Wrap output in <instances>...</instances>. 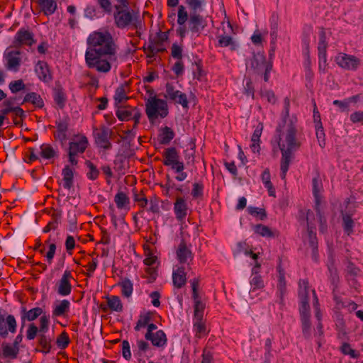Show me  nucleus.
Segmentation results:
<instances>
[{"label":"nucleus","mask_w":363,"mask_h":363,"mask_svg":"<svg viewBox=\"0 0 363 363\" xmlns=\"http://www.w3.org/2000/svg\"><path fill=\"white\" fill-rule=\"evenodd\" d=\"M281 152V178L284 179L289 170L292 157V152L297 150L301 145L298 138L297 118L289 115V107L286 108V113L282 123L277 128L273 139Z\"/></svg>","instance_id":"f03ea898"},{"label":"nucleus","mask_w":363,"mask_h":363,"mask_svg":"<svg viewBox=\"0 0 363 363\" xmlns=\"http://www.w3.org/2000/svg\"><path fill=\"white\" fill-rule=\"evenodd\" d=\"M116 11L114 13V21L116 26L119 28H125L133 26L137 28L140 25L139 21V12L134 10H129L128 8L120 9L116 6Z\"/></svg>","instance_id":"39448f33"},{"label":"nucleus","mask_w":363,"mask_h":363,"mask_svg":"<svg viewBox=\"0 0 363 363\" xmlns=\"http://www.w3.org/2000/svg\"><path fill=\"white\" fill-rule=\"evenodd\" d=\"M33 42L32 33L30 31L22 28L16 33L13 44L15 47H20L24 45H31Z\"/></svg>","instance_id":"a211bd4d"},{"label":"nucleus","mask_w":363,"mask_h":363,"mask_svg":"<svg viewBox=\"0 0 363 363\" xmlns=\"http://www.w3.org/2000/svg\"><path fill=\"white\" fill-rule=\"evenodd\" d=\"M88 145V140L84 135H79L76 137L69 143V151H71L72 154L83 153L86 149Z\"/></svg>","instance_id":"aec40b11"},{"label":"nucleus","mask_w":363,"mask_h":363,"mask_svg":"<svg viewBox=\"0 0 363 363\" xmlns=\"http://www.w3.org/2000/svg\"><path fill=\"white\" fill-rule=\"evenodd\" d=\"M172 56L178 60H182V48L177 44H173L172 46Z\"/></svg>","instance_id":"338daca9"},{"label":"nucleus","mask_w":363,"mask_h":363,"mask_svg":"<svg viewBox=\"0 0 363 363\" xmlns=\"http://www.w3.org/2000/svg\"><path fill=\"white\" fill-rule=\"evenodd\" d=\"M165 97L181 104L183 107H187L188 100L186 95L179 90H175L172 84L166 85Z\"/></svg>","instance_id":"4468645a"},{"label":"nucleus","mask_w":363,"mask_h":363,"mask_svg":"<svg viewBox=\"0 0 363 363\" xmlns=\"http://www.w3.org/2000/svg\"><path fill=\"white\" fill-rule=\"evenodd\" d=\"M356 99L357 96H352L343 101L335 100L333 104L338 106L341 111H348L350 104L355 101Z\"/></svg>","instance_id":"09e8293b"},{"label":"nucleus","mask_w":363,"mask_h":363,"mask_svg":"<svg viewBox=\"0 0 363 363\" xmlns=\"http://www.w3.org/2000/svg\"><path fill=\"white\" fill-rule=\"evenodd\" d=\"M133 107H122L117 110L116 116L120 121H129L133 111Z\"/></svg>","instance_id":"c03bdc74"},{"label":"nucleus","mask_w":363,"mask_h":363,"mask_svg":"<svg viewBox=\"0 0 363 363\" xmlns=\"http://www.w3.org/2000/svg\"><path fill=\"white\" fill-rule=\"evenodd\" d=\"M163 164L170 167L172 170L181 171L184 162L180 160V157L175 147H169L163 152Z\"/></svg>","instance_id":"1a4fd4ad"},{"label":"nucleus","mask_w":363,"mask_h":363,"mask_svg":"<svg viewBox=\"0 0 363 363\" xmlns=\"http://www.w3.org/2000/svg\"><path fill=\"white\" fill-rule=\"evenodd\" d=\"M98 266V259L96 258H93L91 262H89L85 267L86 268L87 272H86V275L89 277L93 276L94 271L96 270Z\"/></svg>","instance_id":"bf43d9fd"},{"label":"nucleus","mask_w":363,"mask_h":363,"mask_svg":"<svg viewBox=\"0 0 363 363\" xmlns=\"http://www.w3.org/2000/svg\"><path fill=\"white\" fill-rule=\"evenodd\" d=\"M56 131L55 137L62 143L66 142L67 139L68 121L67 119H60L56 121Z\"/></svg>","instance_id":"393cba45"},{"label":"nucleus","mask_w":363,"mask_h":363,"mask_svg":"<svg viewBox=\"0 0 363 363\" xmlns=\"http://www.w3.org/2000/svg\"><path fill=\"white\" fill-rule=\"evenodd\" d=\"M36 3L39 6L40 11L47 16L55 13L57 9V4L55 0H38Z\"/></svg>","instance_id":"b1692460"},{"label":"nucleus","mask_w":363,"mask_h":363,"mask_svg":"<svg viewBox=\"0 0 363 363\" xmlns=\"http://www.w3.org/2000/svg\"><path fill=\"white\" fill-rule=\"evenodd\" d=\"M277 278H278V284H277V289L280 291L281 294L282 295L286 289V280H285V273L281 268V265H278L277 267Z\"/></svg>","instance_id":"a18cd8bd"},{"label":"nucleus","mask_w":363,"mask_h":363,"mask_svg":"<svg viewBox=\"0 0 363 363\" xmlns=\"http://www.w3.org/2000/svg\"><path fill=\"white\" fill-rule=\"evenodd\" d=\"M62 177H63V186L65 189H69L73 184V169L69 167L65 166V168L62 169Z\"/></svg>","instance_id":"f704fd0d"},{"label":"nucleus","mask_w":363,"mask_h":363,"mask_svg":"<svg viewBox=\"0 0 363 363\" xmlns=\"http://www.w3.org/2000/svg\"><path fill=\"white\" fill-rule=\"evenodd\" d=\"M188 17L189 15L185 9V7L182 5H180L178 8L177 23L179 27L177 29V33L181 38H184L188 33L189 30L185 25L188 20Z\"/></svg>","instance_id":"dca6fc26"},{"label":"nucleus","mask_w":363,"mask_h":363,"mask_svg":"<svg viewBox=\"0 0 363 363\" xmlns=\"http://www.w3.org/2000/svg\"><path fill=\"white\" fill-rule=\"evenodd\" d=\"M3 355L5 357H11L13 358L16 356L18 350L11 345H6L3 346Z\"/></svg>","instance_id":"6e6d98bb"},{"label":"nucleus","mask_w":363,"mask_h":363,"mask_svg":"<svg viewBox=\"0 0 363 363\" xmlns=\"http://www.w3.org/2000/svg\"><path fill=\"white\" fill-rule=\"evenodd\" d=\"M203 185L201 183H194L191 191L193 198L197 199L203 196Z\"/></svg>","instance_id":"052dcab7"},{"label":"nucleus","mask_w":363,"mask_h":363,"mask_svg":"<svg viewBox=\"0 0 363 363\" xmlns=\"http://www.w3.org/2000/svg\"><path fill=\"white\" fill-rule=\"evenodd\" d=\"M340 350L344 354L349 355L353 359H357L359 356L358 353L354 350H353L351 345L348 343L342 344Z\"/></svg>","instance_id":"864d4df0"},{"label":"nucleus","mask_w":363,"mask_h":363,"mask_svg":"<svg viewBox=\"0 0 363 363\" xmlns=\"http://www.w3.org/2000/svg\"><path fill=\"white\" fill-rule=\"evenodd\" d=\"M157 259V258L156 256H155L154 255H152L151 253H148L146 255V257L145 258V259L143 261L144 264L147 267L146 269V272L148 274H150V276L152 278H155L156 271H155V268L151 267V266H152L153 264H155Z\"/></svg>","instance_id":"58836bf2"},{"label":"nucleus","mask_w":363,"mask_h":363,"mask_svg":"<svg viewBox=\"0 0 363 363\" xmlns=\"http://www.w3.org/2000/svg\"><path fill=\"white\" fill-rule=\"evenodd\" d=\"M193 332L195 333V337L199 339L208 334V330L203 318H193Z\"/></svg>","instance_id":"cd10ccee"},{"label":"nucleus","mask_w":363,"mask_h":363,"mask_svg":"<svg viewBox=\"0 0 363 363\" xmlns=\"http://www.w3.org/2000/svg\"><path fill=\"white\" fill-rule=\"evenodd\" d=\"M177 258L181 264L189 265L193 260V254L185 243L181 242L177 250Z\"/></svg>","instance_id":"6ab92c4d"},{"label":"nucleus","mask_w":363,"mask_h":363,"mask_svg":"<svg viewBox=\"0 0 363 363\" xmlns=\"http://www.w3.org/2000/svg\"><path fill=\"white\" fill-rule=\"evenodd\" d=\"M35 71L40 80L45 82H48L51 80V74L49 70L48 64L45 62L39 61L35 65Z\"/></svg>","instance_id":"a878e982"},{"label":"nucleus","mask_w":363,"mask_h":363,"mask_svg":"<svg viewBox=\"0 0 363 363\" xmlns=\"http://www.w3.org/2000/svg\"><path fill=\"white\" fill-rule=\"evenodd\" d=\"M45 243L48 245V251L46 252L45 257L48 263L50 264L52 262L55 254L56 245L55 242H50V238L46 240Z\"/></svg>","instance_id":"de8ad7c7"},{"label":"nucleus","mask_w":363,"mask_h":363,"mask_svg":"<svg viewBox=\"0 0 363 363\" xmlns=\"http://www.w3.org/2000/svg\"><path fill=\"white\" fill-rule=\"evenodd\" d=\"M117 45L108 31L91 33L86 39L84 55L86 67L99 73H108L117 62Z\"/></svg>","instance_id":"f257e3e1"},{"label":"nucleus","mask_w":363,"mask_h":363,"mask_svg":"<svg viewBox=\"0 0 363 363\" xmlns=\"http://www.w3.org/2000/svg\"><path fill=\"white\" fill-rule=\"evenodd\" d=\"M128 99L124 86H121L117 88L114 95V99L117 103H121Z\"/></svg>","instance_id":"5fc2aeb1"},{"label":"nucleus","mask_w":363,"mask_h":363,"mask_svg":"<svg viewBox=\"0 0 363 363\" xmlns=\"http://www.w3.org/2000/svg\"><path fill=\"white\" fill-rule=\"evenodd\" d=\"M186 4L191 10V13H198L203 10L205 0H186Z\"/></svg>","instance_id":"a19ab883"},{"label":"nucleus","mask_w":363,"mask_h":363,"mask_svg":"<svg viewBox=\"0 0 363 363\" xmlns=\"http://www.w3.org/2000/svg\"><path fill=\"white\" fill-rule=\"evenodd\" d=\"M111 135L112 130L105 126H101L100 128L94 130L96 144L104 150H109L112 146L110 142Z\"/></svg>","instance_id":"9d476101"},{"label":"nucleus","mask_w":363,"mask_h":363,"mask_svg":"<svg viewBox=\"0 0 363 363\" xmlns=\"http://www.w3.org/2000/svg\"><path fill=\"white\" fill-rule=\"evenodd\" d=\"M107 305L108 308L116 312H121L123 311V304L121 298L117 296H111L106 298Z\"/></svg>","instance_id":"4c0bfd02"},{"label":"nucleus","mask_w":363,"mask_h":363,"mask_svg":"<svg viewBox=\"0 0 363 363\" xmlns=\"http://www.w3.org/2000/svg\"><path fill=\"white\" fill-rule=\"evenodd\" d=\"M122 354L123 357L126 360H129L131 358L130 347L127 340H123L122 342Z\"/></svg>","instance_id":"0e129e2a"},{"label":"nucleus","mask_w":363,"mask_h":363,"mask_svg":"<svg viewBox=\"0 0 363 363\" xmlns=\"http://www.w3.org/2000/svg\"><path fill=\"white\" fill-rule=\"evenodd\" d=\"M172 279L174 285L182 288L186 281L185 267L182 265H176L173 269Z\"/></svg>","instance_id":"412c9836"},{"label":"nucleus","mask_w":363,"mask_h":363,"mask_svg":"<svg viewBox=\"0 0 363 363\" xmlns=\"http://www.w3.org/2000/svg\"><path fill=\"white\" fill-rule=\"evenodd\" d=\"M261 179L264 186L267 189L269 195L275 197V189L271 182V175L269 169H266L263 171Z\"/></svg>","instance_id":"2f4dec72"},{"label":"nucleus","mask_w":363,"mask_h":363,"mask_svg":"<svg viewBox=\"0 0 363 363\" xmlns=\"http://www.w3.org/2000/svg\"><path fill=\"white\" fill-rule=\"evenodd\" d=\"M70 302L67 299L57 301L54 303L52 317L66 316L69 312Z\"/></svg>","instance_id":"5701e85b"},{"label":"nucleus","mask_w":363,"mask_h":363,"mask_svg":"<svg viewBox=\"0 0 363 363\" xmlns=\"http://www.w3.org/2000/svg\"><path fill=\"white\" fill-rule=\"evenodd\" d=\"M25 102H30L35 106L41 108L43 106V101L40 96L35 92L27 94L24 97Z\"/></svg>","instance_id":"79ce46f5"},{"label":"nucleus","mask_w":363,"mask_h":363,"mask_svg":"<svg viewBox=\"0 0 363 363\" xmlns=\"http://www.w3.org/2000/svg\"><path fill=\"white\" fill-rule=\"evenodd\" d=\"M328 41L325 31L322 28L319 32V40L318 43V54H327Z\"/></svg>","instance_id":"ea45409f"},{"label":"nucleus","mask_w":363,"mask_h":363,"mask_svg":"<svg viewBox=\"0 0 363 363\" xmlns=\"http://www.w3.org/2000/svg\"><path fill=\"white\" fill-rule=\"evenodd\" d=\"M316 128V137L318 139V142L319 145L323 148L325 145V133L323 130V125H315Z\"/></svg>","instance_id":"4d7b16f0"},{"label":"nucleus","mask_w":363,"mask_h":363,"mask_svg":"<svg viewBox=\"0 0 363 363\" xmlns=\"http://www.w3.org/2000/svg\"><path fill=\"white\" fill-rule=\"evenodd\" d=\"M194 301L195 304L194 318H203L205 304L199 299V296L196 299H194Z\"/></svg>","instance_id":"3c124183"},{"label":"nucleus","mask_w":363,"mask_h":363,"mask_svg":"<svg viewBox=\"0 0 363 363\" xmlns=\"http://www.w3.org/2000/svg\"><path fill=\"white\" fill-rule=\"evenodd\" d=\"M174 133L172 128L165 126L160 130L158 135V139L160 143L162 145H167L174 138Z\"/></svg>","instance_id":"c756f323"},{"label":"nucleus","mask_w":363,"mask_h":363,"mask_svg":"<svg viewBox=\"0 0 363 363\" xmlns=\"http://www.w3.org/2000/svg\"><path fill=\"white\" fill-rule=\"evenodd\" d=\"M318 68L320 72H325L328 63H327V54H318Z\"/></svg>","instance_id":"e2e57ef3"},{"label":"nucleus","mask_w":363,"mask_h":363,"mask_svg":"<svg viewBox=\"0 0 363 363\" xmlns=\"http://www.w3.org/2000/svg\"><path fill=\"white\" fill-rule=\"evenodd\" d=\"M188 24L191 32L198 33L205 27V21L200 14L191 13Z\"/></svg>","instance_id":"4be33fe9"},{"label":"nucleus","mask_w":363,"mask_h":363,"mask_svg":"<svg viewBox=\"0 0 363 363\" xmlns=\"http://www.w3.org/2000/svg\"><path fill=\"white\" fill-rule=\"evenodd\" d=\"M118 286L121 289V294L126 297L130 298L133 291V284L128 279H123L119 283Z\"/></svg>","instance_id":"e433bc0d"},{"label":"nucleus","mask_w":363,"mask_h":363,"mask_svg":"<svg viewBox=\"0 0 363 363\" xmlns=\"http://www.w3.org/2000/svg\"><path fill=\"white\" fill-rule=\"evenodd\" d=\"M152 318V313L150 312H146L144 313H142L139 319L137 322V324L135 327V330H140L141 328L146 327L148 323L150 322Z\"/></svg>","instance_id":"37998d69"},{"label":"nucleus","mask_w":363,"mask_h":363,"mask_svg":"<svg viewBox=\"0 0 363 363\" xmlns=\"http://www.w3.org/2000/svg\"><path fill=\"white\" fill-rule=\"evenodd\" d=\"M218 45L220 47H230L231 50H235L238 48V44L233 38L226 35L218 36Z\"/></svg>","instance_id":"c9c22d12"},{"label":"nucleus","mask_w":363,"mask_h":363,"mask_svg":"<svg viewBox=\"0 0 363 363\" xmlns=\"http://www.w3.org/2000/svg\"><path fill=\"white\" fill-rule=\"evenodd\" d=\"M72 280H74L72 272L67 269L55 285V290L57 294L60 296H69L72 289Z\"/></svg>","instance_id":"6e6552de"},{"label":"nucleus","mask_w":363,"mask_h":363,"mask_svg":"<svg viewBox=\"0 0 363 363\" xmlns=\"http://www.w3.org/2000/svg\"><path fill=\"white\" fill-rule=\"evenodd\" d=\"M253 230L255 233L265 238H273L277 235V231L262 224L255 225L253 227Z\"/></svg>","instance_id":"473e14b6"},{"label":"nucleus","mask_w":363,"mask_h":363,"mask_svg":"<svg viewBox=\"0 0 363 363\" xmlns=\"http://www.w3.org/2000/svg\"><path fill=\"white\" fill-rule=\"evenodd\" d=\"M69 337L65 333H62L57 339V346L61 349L66 348L69 345Z\"/></svg>","instance_id":"680f3d73"},{"label":"nucleus","mask_w":363,"mask_h":363,"mask_svg":"<svg viewBox=\"0 0 363 363\" xmlns=\"http://www.w3.org/2000/svg\"><path fill=\"white\" fill-rule=\"evenodd\" d=\"M350 121L353 123H363V111H355L350 116Z\"/></svg>","instance_id":"774afa93"},{"label":"nucleus","mask_w":363,"mask_h":363,"mask_svg":"<svg viewBox=\"0 0 363 363\" xmlns=\"http://www.w3.org/2000/svg\"><path fill=\"white\" fill-rule=\"evenodd\" d=\"M335 62L340 67L348 71H355L361 65L359 58L345 52H339L335 57Z\"/></svg>","instance_id":"0eeeda50"},{"label":"nucleus","mask_w":363,"mask_h":363,"mask_svg":"<svg viewBox=\"0 0 363 363\" xmlns=\"http://www.w3.org/2000/svg\"><path fill=\"white\" fill-rule=\"evenodd\" d=\"M314 214L312 211H308L306 213L307 228L308 244L312 252V258L317 261L318 259V241L315 232V223H313Z\"/></svg>","instance_id":"423d86ee"},{"label":"nucleus","mask_w":363,"mask_h":363,"mask_svg":"<svg viewBox=\"0 0 363 363\" xmlns=\"http://www.w3.org/2000/svg\"><path fill=\"white\" fill-rule=\"evenodd\" d=\"M114 202L117 208L127 213L130 209V199L127 194L123 191L118 192L114 196Z\"/></svg>","instance_id":"bb28decb"},{"label":"nucleus","mask_w":363,"mask_h":363,"mask_svg":"<svg viewBox=\"0 0 363 363\" xmlns=\"http://www.w3.org/2000/svg\"><path fill=\"white\" fill-rule=\"evenodd\" d=\"M16 330V321L13 315H9L6 319L0 315V336L6 337L9 332L14 333Z\"/></svg>","instance_id":"2eb2a0df"},{"label":"nucleus","mask_w":363,"mask_h":363,"mask_svg":"<svg viewBox=\"0 0 363 363\" xmlns=\"http://www.w3.org/2000/svg\"><path fill=\"white\" fill-rule=\"evenodd\" d=\"M145 113L151 124L159 123L169 113L167 101L156 96H151L145 99Z\"/></svg>","instance_id":"7ed1b4c3"},{"label":"nucleus","mask_w":363,"mask_h":363,"mask_svg":"<svg viewBox=\"0 0 363 363\" xmlns=\"http://www.w3.org/2000/svg\"><path fill=\"white\" fill-rule=\"evenodd\" d=\"M4 65L7 69L18 72L21 63V52L7 49L4 52Z\"/></svg>","instance_id":"f8f14e48"},{"label":"nucleus","mask_w":363,"mask_h":363,"mask_svg":"<svg viewBox=\"0 0 363 363\" xmlns=\"http://www.w3.org/2000/svg\"><path fill=\"white\" fill-rule=\"evenodd\" d=\"M322 186L320 181L318 177H315L313 179V194L315 199L316 203V208H318V206L320 204V192L321 191ZM318 216H319V221H320V231L321 233H325L327 229L326 225V220L322 216V215L320 213V211L318 209H317Z\"/></svg>","instance_id":"ddd939ff"},{"label":"nucleus","mask_w":363,"mask_h":363,"mask_svg":"<svg viewBox=\"0 0 363 363\" xmlns=\"http://www.w3.org/2000/svg\"><path fill=\"white\" fill-rule=\"evenodd\" d=\"M263 130V124L261 123H259L255 127L253 134L251 137V141H260V137L262 135Z\"/></svg>","instance_id":"69168bd1"},{"label":"nucleus","mask_w":363,"mask_h":363,"mask_svg":"<svg viewBox=\"0 0 363 363\" xmlns=\"http://www.w3.org/2000/svg\"><path fill=\"white\" fill-rule=\"evenodd\" d=\"M86 165L88 168V172L86 173L87 177L91 180L96 179L99 174V171L96 167L89 161L86 162Z\"/></svg>","instance_id":"8fccbe9b"},{"label":"nucleus","mask_w":363,"mask_h":363,"mask_svg":"<svg viewBox=\"0 0 363 363\" xmlns=\"http://www.w3.org/2000/svg\"><path fill=\"white\" fill-rule=\"evenodd\" d=\"M42 313L43 309L41 308L36 307L27 311L22 318L26 319L28 321H32L35 320Z\"/></svg>","instance_id":"49530a36"},{"label":"nucleus","mask_w":363,"mask_h":363,"mask_svg":"<svg viewBox=\"0 0 363 363\" xmlns=\"http://www.w3.org/2000/svg\"><path fill=\"white\" fill-rule=\"evenodd\" d=\"M147 340H150L154 346L158 347H162L167 344V337L165 333L160 330L152 333L150 336V339H147Z\"/></svg>","instance_id":"c85d7f7f"},{"label":"nucleus","mask_w":363,"mask_h":363,"mask_svg":"<svg viewBox=\"0 0 363 363\" xmlns=\"http://www.w3.org/2000/svg\"><path fill=\"white\" fill-rule=\"evenodd\" d=\"M247 66L250 67L257 73L263 72L264 69L268 71L272 68L271 65L267 63L265 57L259 53L253 55Z\"/></svg>","instance_id":"f3484780"},{"label":"nucleus","mask_w":363,"mask_h":363,"mask_svg":"<svg viewBox=\"0 0 363 363\" xmlns=\"http://www.w3.org/2000/svg\"><path fill=\"white\" fill-rule=\"evenodd\" d=\"M247 211L250 215L259 217L260 220H264L266 218L265 211L262 208L249 206Z\"/></svg>","instance_id":"13d9d810"},{"label":"nucleus","mask_w":363,"mask_h":363,"mask_svg":"<svg viewBox=\"0 0 363 363\" xmlns=\"http://www.w3.org/2000/svg\"><path fill=\"white\" fill-rule=\"evenodd\" d=\"M298 297L300 299L299 312L302 323L303 333L306 337L310 335V306L308 304V281L301 280L298 283Z\"/></svg>","instance_id":"20e7f679"},{"label":"nucleus","mask_w":363,"mask_h":363,"mask_svg":"<svg viewBox=\"0 0 363 363\" xmlns=\"http://www.w3.org/2000/svg\"><path fill=\"white\" fill-rule=\"evenodd\" d=\"M9 89L13 94H16L20 91L26 89V85L22 79L12 81L9 85Z\"/></svg>","instance_id":"603ef678"},{"label":"nucleus","mask_w":363,"mask_h":363,"mask_svg":"<svg viewBox=\"0 0 363 363\" xmlns=\"http://www.w3.org/2000/svg\"><path fill=\"white\" fill-rule=\"evenodd\" d=\"M174 213L177 221L180 224L185 222L186 218L190 212L186 200L183 197H177L174 203Z\"/></svg>","instance_id":"9b49d317"},{"label":"nucleus","mask_w":363,"mask_h":363,"mask_svg":"<svg viewBox=\"0 0 363 363\" xmlns=\"http://www.w3.org/2000/svg\"><path fill=\"white\" fill-rule=\"evenodd\" d=\"M39 155L41 158L51 160L57 156V150L48 144H43L39 149Z\"/></svg>","instance_id":"7c9ffc66"},{"label":"nucleus","mask_w":363,"mask_h":363,"mask_svg":"<svg viewBox=\"0 0 363 363\" xmlns=\"http://www.w3.org/2000/svg\"><path fill=\"white\" fill-rule=\"evenodd\" d=\"M250 284L251 289L250 290V295L251 296H254V293L257 289H262L264 287V283L262 277L259 275H252V277L250 280Z\"/></svg>","instance_id":"72a5a7b5"}]
</instances>
